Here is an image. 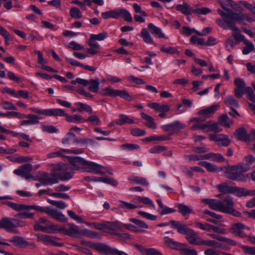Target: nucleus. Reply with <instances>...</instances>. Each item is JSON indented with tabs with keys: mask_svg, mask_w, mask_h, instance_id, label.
Listing matches in <instances>:
<instances>
[{
	"mask_svg": "<svg viewBox=\"0 0 255 255\" xmlns=\"http://www.w3.org/2000/svg\"><path fill=\"white\" fill-rule=\"evenodd\" d=\"M199 164L205 167L208 171L211 172H219L224 170V166L219 167L211 163L206 161L200 162Z\"/></svg>",
	"mask_w": 255,
	"mask_h": 255,
	"instance_id": "obj_24",
	"label": "nucleus"
},
{
	"mask_svg": "<svg viewBox=\"0 0 255 255\" xmlns=\"http://www.w3.org/2000/svg\"><path fill=\"white\" fill-rule=\"evenodd\" d=\"M204 159H210L213 161L222 162L225 160L223 156L219 153H215L213 152L209 153L203 155Z\"/></svg>",
	"mask_w": 255,
	"mask_h": 255,
	"instance_id": "obj_26",
	"label": "nucleus"
},
{
	"mask_svg": "<svg viewBox=\"0 0 255 255\" xmlns=\"http://www.w3.org/2000/svg\"><path fill=\"white\" fill-rule=\"evenodd\" d=\"M141 116L143 119L146 120V122L145 124L146 126L153 129L156 128V124L152 117L143 113H141Z\"/></svg>",
	"mask_w": 255,
	"mask_h": 255,
	"instance_id": "obj_39",
	"label": "nucleus"
},
{
	"mask_svg": "<svg viewBox=\"0 0 255 255\" xmlns=\"http://www.w3.org/2000/svg\"><path fill=\"white\" fill-rule=\"evenodd\" d=\"M186 126L183 123L178 121H174V122L163 125L161 127V129L165 131H179L185 128Z\"/></svg>",
	"mask_w": 255,
	"mask_h": 255,
	"instance_id": "obj_17",
	"label": "nucleus"
},
{
	"mask_svg": "<svg viewBox=\"0 0 255 255\" xmlns=\"http://www.w3.org/2000/svg\"><path fill=\"white\" fill-rule=\"evenodd\" d=\"M76 105L78 106V107L76 108L77 112L81 113L83 111H85L90 114L93 113L92 108L89 105L81 102H78L76 103Z\"/></svg>",
	"mask_w": 255,
	"mask_h": 255,
	"instance_id": "obj_43",
	"label": "nucleus"
},
{
	"mask_svg": "<svg viewBox=\"0 0 255 255\" xmlns=\"http://www.w3.org/2000/svg\"><path fill=\"white\" fill-rule=\"evenodd\" d=\"M74 175V172L69 171H63L58 174V177L60 180L63 181L68 180L71 179Z\"/></svg>",
	"mask_w": 255,
	"mask_h": 255,
	"instance_id": "obj_54",
	"label": "nucleus"
},
{
	"mask_svg": "<svg viewBox=\"0 0 255 255\" xmlns=\"http://www.w3.org/2000/svg\"><path fill=\"white\" fill-rule=\"evenodd\" d=\"M238 42L231 39L228 38L225 42V47L228 51H231L233 49L234 46L238 44Z\"/></svg>",
	"mask_w": 255,
	"mask_h": 255,
	"instance_id": "obj_61",
	"label": "nucleus"
},
{
	"mask_svg": "<svg viewBox=\"0 0 255 255\" xmlns=\"http://www.w3.org/2000/svg\"><path fill=\"white\" fill-rule=\"evenodd\" d=\"M177 208L178 212L184 216L189 214L193 213V211L190 207L183 204H178L177 205Z\"/></svg>",
	"mask_w": 255,
	"mask_h": 255,
	"instance_id": "obj_42",
	"label": "nucleus"
},
{
	"mask_svg": "<svg viewBox=\"0 0 255 255\" xmlns=\"http://www.w3.org/2000/svg\"><path fill=\"white\" fill-rule=\"evenodd\" d=\"M202 202L208 205L212 210L230 214L237 217L241 216V214L234 209L233 198L231 196H226L222 200L204 198L202 199Z\"/></svg>",
	"mask_w": 255,
	"mask_h": 255,
	"instance_id": "obj_1",
	"label": "nucleus"
},
{
	"mask_svg": "<svg viewBox=\"0 0 255 255\" xmlns=\"http://www.w3.org/2000/svg\"><path fill=\"white\" fill-rule=\"evenodd\" d=\"M219 107L218 105H213L199 111L197 113V115L198 117L192 119V121L203 122L205 121L207 118L210 117L218 110Z\"/></svg>",
	"mask_w": 255,
	"mask_h": 255,
	"instance_id": "obj_10",
	"label": "nucleus"
},
{
	"mask_svg": "<svg viewBox=\"0 0 255 255\" xmlns=\"http://www.w3.org/2000/svg\"><path fill=\"white\" fill-rule=\"evenodd\" d=\"M62 152H65L67 153H72L75 154H81L84 152V149L83 148H73L72 149H62L61 150L58 151L56 152H53L50 153L47 155L48 158H54L57 156H63Z\"/></svg>",
	"mask_w": 255,
	"mask_h": 255,
	"instance_id": "obj_18",
	"label": "nucleus"
},
{
	"mask_svg": "<svg viewBox=\"0 0 255 255\" xmlns=\"http://www.w3.org/2000/svg\"><path fill=\"white\" fill-rule=\"evenodd\" d=\"M3 204L17 212H20V211H29L31 210H34L38 212L46 213V211L49 209L48 208H45L44 207L35 205H26L25 204H17L11 201H5L3 202Z\"/></svg>",
	"mask_w": 255,
	"mask_h": 255,
	"instance_id": "obj_5",
	"label": "nucleus"
},
{
	"mask_svg": "<svg viewBox=\"0 0 255 255\" xmlns=\"http://www.w3.org/2000/svg\"><path fill=\"white\" fill-rule=\"evenodd\" d=\"M36 222H38L39 224L40 223L41 224H43L44 227H47V228H50V231H51V233H52L55 231H57L58 227H59L58 225H54L53 224H52L50 221L43 218H40Z\"/></svg>",
	"mask_w": 255,
	"mask_h": 255,
	"instance_id": "obj_40",
	"label": "nucleus"
},
{
	"mask_svg": "<svg viewBox=\"0 0 255 255\" xmlns=\"http://www.w3.org/2000/svg\"><path fill=\"white\" fill-rule=\"evenodd\" d=\"M24 118H27L29 120L31 125H36L39 123V118L36 115L33 114H24Z\"/></svg>",
	"mask_w": 255,
	"mask_h": 255,
	"instance_id": "obj_59",
	"label": "nucleus"
},
{
	"mask_svg": "<svg viewBox=\"0 0 255 255\" xmlns=\"http://www.w3.org/2000/svg\"><path fill=\"white\" fill-rule=\"evenodd\" d=\"M119 203L120 207L124 209L132 210L137 207V206L135 204L128 203L124 201H120Z\"/></svg>",
	"mask_w": 255,
	"mask_h": 255,
	"instance_id": "obj_57",
	"label": "nucleus"
},
{
	"mask_svg": "<svg viewBox=\"0 0 255 255\" xmlns=\"http://www.w3.org/2000/svg\"><path fill=\"white\" fill-rule=\"evenodd\" d=\"M134 123L132 117H130L124 114L119 115V119L115 121V123L118 125H124L125 124H133Z\"/></svg>",
	"mask_w": 255,
	"mask_h": 255,
	"instance_id": "obj_32",
	"label": "nucleus"
},
{
	"mask_svg": "<svg viewBox=\"0 0 255 255\" xmlns=\"http://www.w3.org/2000/svg\"><path fill=\"white\" fill-rule=\"evenodd\" d=\"M32 170V165L31 164L26 163L19 166L14 170L13 172L18 176H21L26 179L33 178L30 172Z\"/></svg>",
	"mask_w": 255,
	"mask_h": 255,
	"instance_id": "obj_13",
	"label": "nucleus"
},
{
	"mask_svg": "<svg viewBox=\"0 0 255 255\" xmlns=\"http://www.w3.org/2000/svg\"><path fill=\"white\" fill-rule=\"evenodd\" d=\"M41 129L43 132L48 133H55L57 131L58 129L52 125H46L42 124Z\"/></svg>",
	"mask_w": 255,
	"mask_h": 255,
	"instance_id": "obj_55",
	"label": "nucleus"
},
{
	"mask_svg": "<svg viewBox=\"0 0 255 255\" xmlns=\"http://www.w3.org/2000/svg\"><path fill=\"white\" fill-rule=\"evenodd\" d=\"M85 160L79 156H73L70 158L69 163L73 170H83Z\"/></svg>",
	"mask_w": 255,
	"mask_h": 255,
	"instance_id": "obj_20",
	"label": "nucleus"
},
{
	"mask_svg": "<svg viewBox=\"0 0 255 255\" xmlns=\"http://www.w3.org/2000/svg\"><path fill=\"white\" fill-rule=\"evenodd\" d=\"M156 201L159 206L158 211L161 215L174 213L176 211L174 209L164 206L160 199H158Z\"/></svg>",
	"mask_w": 255,
	"mask_h": 255,
	"instance_id": "obj_31",
	"label": "nucleus"
},
{
	"mask_svg": "<svg viewBox=\"0 0 255 255\" xmlns=\"http://www.w3.org/2000/svg\"><path fill=\"white\" fill-rule=\"evenodd\" d=\"M103 168L104 167L102 165L97 163L85 160L83 171L98 174H104L105 172L103 171Z\"/></svg>",
	"mask_w": 255,
	"mask_h": 255,
	"instance_id": "obj_14",
	"label": "nucleus"
},
{
	"mask_svg": "<svg viewBox=\"0 0 255 255\" xmlns=\"http://www.w3.org/2000/svg\"><path fill=\"white\" fill-rule=\"evenodd\" d=\"M177 10L180 11L186 15H190L193 12V8L187 2H184L182 4H177L175 6Z\"/></svg>",
	"mask_w": 255,
	"mask_h": 255,
	"instance_id": "obj_28",
	"label": "nucleus"
},
{
	"mask_svg": "<svg viewBox=\"0 0 255 255\" xmlns=\"http://www.w3.org/2000/svg\"><path fill=\"white\" fill-rule=\"evenodd\" d=\"M229 231L237 236L245 238L249 233L250 228L241 223H238L232 224Z\"/></svg>",
	"mask_w": 255,
	"mask_h": 255,
	"instance_id": "obj_12",
	"label": "nucleus"
},
{
	"mask_svg": "<svg viewBox=\"0 0 255 255\" xmlns=\"http://www.w3.org/2000/svg\"><path fill=\"white\" fill-rule=\"evenodd\" d=\"M24 223L14 218H4L0 220V228L4 229L7 231L16 233L17 231L13 228L17 227H22Z\"/></svg>",
	"mask_w": 255,
	"mask_h": 255,
	"instance_id": "obj_7",
	"label": "nucleus"
},
{
	"mask_svg": "<svg viewBox=\"0 0 255 255\" xmlns=\"http://www.w3.org/2000/svg\"><path fill=\"white\" fill-rule=\"evenodd\" d=\"M70 16L74 18H81L82 17V15L81 11L76 7H73L71 8L70 11Z\"/></svg>",
	"mask_w": 255,
	"mask_h": 255,
	"instance_id": "obj_56",
	"label": "nucleus"
},
{
	"mask_svg": "<svg viewBox=\"0 0 255 255\" xmlns=\"http://www.w3.org/2000/svg\"><path fill=\"white\" fill-rule=\"evenodd\" d=\"M234 193H237L239 197L248 195L249 190L244 188H240L234 187Z\"/></svg>",
	"mask_w": 255,
	"mask_h": 255,
	"instance_id": "obj_62",
	"label": "nucleus"
},
{
	"mask_svg": "<svg viewBox=\"0 0 255 255\" xmlns=\"http://www.w3.org/2000/svg\"><path fill=\"white\" fill-rule=\"evenodd\" d=\"M207 127V129L205 130V132L214 131L215 133L221 132L222 130L221 128L218 127V125L216 123L211 124L208 122L205 124Z\"/></svg>",
	"mask_w": 255,
	"mask_h": 255,
	"instance_id": "obj_45",
	"label": "nucleus"
},
{
	"mask_svg": "<svg viewBox=\"0 0 255 255\" xmlns=\"http://www.w3.org/2000/svg\"><path fill=\"white\" fill-rule=\"evenodd\" d=\"M234 83L236 86L234 90L235 95L238 98H241L246 91V87L245 81L241 78H236Z\"/></svg>",
	"mask_w": 255,
	"mask_h": 255,
	"instance_id": "obj_19",
	"label": "nucleus"
},
{
	"mask_svg": "<svg viewBox=\"0 0 255 255\" xmlns=\"http://www.w3.org/2000/svg\"><path fill=\"white\" fill-rule=\"evenodd\" d=\"M220 244L215 240H204L200 237L197 246H204L210 247H219Z\"/></svg>",
	"mask_w": 255,
	"mask_h": 255,
	"instance_id": "obj_33",
	"label": "nucleus"
},
{
	"mask_svg": "<svg viewBox=\"0 0 255 255\" xmlns=\"http://www.w3.org/2000/svg\"><path fill=\"white\" fill-rule=\"evenodd\" d=\"M66 120L67 122L75 124L83 123L86 122V119H83L81 116L74 114L69 116L67 114Z\"/></svg>",
	"mask_w": 255,
	"mask_h": 255,
	"instance_id": "obj_36",
	"label": "nucleus"
},
{
	"mask_svg": "<svg viewBox=\"0 0 255 255\" xmlns=\"http://www.w3.org/2000/svg\"><path fill=\"white\" fill-rule=\"evenodd\" d=\"M217 24L221 28L223 29H229L233 31L232 33V36L235 39V40L239 43L241 41H244L246 39L245 36L242 35L239 29L237 27L235 24L230 23L229 21L228 22L225 21V20H221V18L217 19L216 20Z\"/></svg>",
	"mask_w": 255,
	"mask_h": 255,
	"instance_id": "obj_6",
	"label": "nucleus"
},
{
	"mask_svg": "<svg viewBox=\"0 0 255 255\" xmlns=\"http://www.w3.org/2000/svg\"><path fill=\"white\" fill-rule=\"evenodd\" d=\"M225 103L226 105L229 106L232 109V111H234V113L237 115L239 116V114L236 110L234 108L239 106L238 103L235 99L233 96H227L225 99Z\"/></svg>",
	"mask_w": 255,
	"mask_h": 255,
	"instance_id": "obj_29",
	"label": "nucleus"
},
{
	"mask_svg": "<svg viewBox=\"0 0 255 255\" xmlns=\"http://www.w3.org/2000/svg\"><path fill=\"white\" fill-rule=\"evenodd\" d=\"M9 242H12L16 246L24 248L28 246L29 244L23 238L19 236H14L9 239Z\"/></svg>",
	"mask_w": 255,
	"mask_h": 255,
	"instance_id": "obj_30",
	"label": "nucleus"
},
{
	"mask_svg": "<svg viewBox=\"0 0 255 255\" xmlns=\"http://www.w3.org/2000/svg\"><path fill=\"white\" fill-rule=\"evenodd\" d=\"M89 90L92 92L98 93L99 90L100 80L99 79L96 78L94 79L89 80Z\"/></svg>",
	"mask_w": 255,
	"mask_h": 255,
	"instance_id": "obj_34",
	"label": "nucleus"
},
{
	"mask_svg": "<svg viewBox=\"0 0 255 255\" xmlns=\"http://www.w3.org/2000/svg\"><path fill=\"white\" fill-rule=\"evenodd\" d=\"M101 94L104 96H111L113 97L119 96L121 98L129 101L132 100L131 96L125 90H119L108 87L102 89L101 91Z\"/></svg>",
	"mask_w": 255,
	"mask_h": 255,
	"instance_id": "obj_11",
	"label": "nucleus"
},
{
	"mask_svg": "<svg viewBox=\"0 0 255 255\" xmlns=\"http://www.w3.org/2000/svg\"><path fill=\"white\" fill-rule=\"evenodd\" d=\"M235 135L237 138L240 140H243L245 141L248 140L247 138V130L244 128H240L236 130Z\"/></svg>",
	"mask_w": 255,
	"mask_h": 255,
	"instance_id": "obj_44",
	"label": "nucleus"
},
{
	"mask_svg": "<svg viewBox=\"0 0 255 255\" xmlns=\"http://www.w3.org/2000/svg\"><path fill=\"white\" fill-rule=\"evenodd\" d=\"M77 144H80L81 145H86L87 144H94L96 143V141L91 138H88L86 137L84 138H76L75 142Z\"/></svg>",
	"mask_w": 255,
	"mask_h": 255,
	"instance_id": "obj_51",
	"label": "nucleus"
},
{
	"mask_svg": "<svg viewBox=\"0 0 255 255\" xmlns=\"http://www.w3.org/2000/svg\"><path fill=\"white\" fill-rule=\"evenodd\" d=\"M76 138V136L74 132L69 130V131L66 134L65 137L62 139V142L65 144H68L73 140H74L75 142Z\"/></svg>",
	"mask_w": 255,
	"mask_h": 255,
	"instance_id": "obj_52",
	"label": "nucleus"
},
{
	"mask_svg": "<svg viewBox=\"0 0 255 255\" xmlns=\"http://www.w3.org/2000/svg\"><path fill=\"white\" fill-rule=\"evenodd\" d=\"M183 246L180 250L182 255H197V252L194 249L188 248L186 244H183Z\"/></svg>",
	"mask_w": 255,
	"mask_h": 255,
	"instance_id": "obj_50",
	"label": "nucleus"
},
{
	"mask_svg": "<svg viewBox=\"0 0 255 255\" xmlns=\"http://www.w3.org/2000/svg\"><path fill=\"white\" fill-rule=\"evenodd\" d=\"M0 107L5 110H16V107L11 102L3 101H2L0 104Z\"/></svg>",
	"mask_w": 255,
	"mask_h": 255,
	"instance_id": "obj_64",
	"label": "nucleus"
},
{
	"mask_svg": "<svg viewBox=\"0 0 255 255\" xmlns=\"http://www.w3.org/2000/svg\"><path fill=\"white\" fill-rule=\"evenodd\" d=\"M230 13H227L224 12L221 9H217L218 13L223 18L221 19L222 20H225V22H228L229 21L230 23L235 24L236 22L245 24V21H246V14L243 13H235L232 10H230Z\"/></svg>",
	"mask_w": 255,
	"mask_h": 255,
	"instance_id": "obj_3",
	"label": "nucleus"
},
{
	"mask_svg": "<svg viewBox=\"0 0 255 255\" xmlns=\"http://www.w3.org/2000/svg\"><path fill=\"white\" fill-rule=\"evenodd\" d=\"M176 230L177 232L181 234L186 235L185 238L188 242L193 245H197L198 244L200 237L193 230L187 228L185 224H177Z\"/></svg>",
	"mask_w": 255,
	"mask_h": 255,
	"instance_id": "obj_2",
	"label": "nucleus"
},
{
	"mask_svg": "<svg viewBox=\"0 0 255 255\" xmlns=\"http://www.w3.org/2000/svg\"><path fill=\"white\" fill-rule=\"evenodd\" d=\"M37 240L42 242L46 245H51L56 247H62L63 243L57 242V239L52 236L38 234L37 235Z\"/></svg>",
	"mask_w": 255,
	"mask_h": 255,
	"instance_id": "obj_15",
	"label": "nucleus"
},
{
	"mask_svg": "<svg viewBox=\"0 0 255 255\" xmlns=\"http://www.w3.org/2000/svg\"><path fill=\"white\" fill-rule=\"evenodd\" d=\"M57 231L71 237L77 238L82 236L83 233V230L80 229L78 226L73 224H68V228L59 226Z\"/></svg>",
	"mask_w": 255,
	"mask_h": 255,
	"instance_id": "obj_9",
	"label": "nucleus"
},
{
	"mask_svg": "<svg viewBox=\"0 0 255 255\" xmlns=\"http://www.w3.org/2000/svg\"><path fill=\"white\" fill-rule=\"evenodd\" d=\"M218 2L220 4L221 7L230 13L231 10L229 8V7H232L234 6V1L231 0H217Z\"/></svg>",
	"mask_w": 255,
	"mask_h": 255,
	"instance_id": "obj_46",
	"label": "nucleus"
},
{
	"mask_svg": "<svg viewBox=\"0 0 255 255\" xmlns=\"http://www.w3.org/2000/svg\"><path fill=\"white\" fill-rule=\"evenodd\" d=\"M210 138L212 140L218 142L219 144L227 146L231 143V140L225 134H210Z\"/></svg>",
	"mask_w": 255,
	"mask_h": 255,
	"instance_id": "obj_21",
	"label": "nucleus"
},
{
	"mask_svg": "<svg viewBox=\"0 0 255 255\" xmlns=\"http://www.w3.org/2000/svg\"><path fill=\"white\" fill-rule=\"evenodd\" d=\"M102 16L105 19L110 18L118 19L121 17H123L128 22H130L132 21V18L130 13L125 9H117L104 12L102 13Z\"/></svg>",
	"mask_w": 255,
	"mask_h": 255,
	"instance_id": "obj_4",
	"label": "nucleus"
},
{
	"mask_svg": "<svg viewBox=\"0 0 255 255\" xmlns=\"http://www.w3.org/2000/svg\"><path fill=\"white\" fill-rule=\"evenodd\" d=\"M39 180L44 185L55 184L58 182V179L55 176L45 173L41 176Z\"/></svg>",
	"mask_w": 255,
	"mask_h": 255,
	"instance_id": "obj_23",
	"label": "nucleus"
},
{
	"mask_svg": "<svg viewBox=\"0 0 255 255\" xmlns=\"http://www.w3.org/2000/svg\"><path fill=\"white\" fill-rule=\"evenodd\" d=\"M140 35L145 43L150 44H154L153 38L146 28L142 29Z\"/></svg>",
	"mask_w": 255,
	"mask_h": 255,
	"instance_id": "obj_38",
	"label": "nucleus"
},
{
	"mask_svg": "<svg viewBox=\"0 0 255 255\" xmlns=\"http://www.w3.org/2000/svg\"><path fill=\"white\" fill-rule=\"evenodd\" d=\"M225 176L233 181H245L246 177L244 174L237 170L235 165L224 166Z\"/></svg>",
	"mask_w": 255,
	"mask_h": 255,
	"instance_id": "obj_8",
	"label": "nucleus"
},
{
	"mask_svg": "<svg viewBox=\"0 0 255 255\" xmlns=\"http://www.w3.org/2000/svg\"><path fill=\"white\" fill-rule=\"evenodd\" d=\"M34 229L35 231H41L45 233H51V231H50V228L44 227V225H42L40 223L39 224L37 222H36L34 224Z\"/></svg>",
	"mask_w": 255,
	"mask_h": 255,
	"instance_id": "obj_63",
	"label": "nucleus"
},
{
	"mask_svg": "<svg viewBox=\"0 0 255 255\" xmlns=\"http://www.w3.org/2000/svg\"><path fill=\"white\" fill-rule=\"evenodd\" d=\"M245 47L242 50L243 54L247 55L252 52H255V47L252 42L246 39L244 41Z\"/></svg>",
	"mask_w": 255,
	"mask_h": 255,
	"instance_id": "obj_35",
	"label": "nucleus"
},
{
	"mask_svg": "<svg viewBox=\"0 0 255 255\" xmlns=\"http://www.w3.org/2000/svg\"><path fill=\"white\" fill-rule=\"evenodd\" d=\"M164 242L166 246L172 249L180 250L181 248L183 247V244L176 242L168 237L164 238Z\"/></svg>",
	"mask_w": 255,
	"mask_h": 255,
	"instance_id": "obj_27",
	"label": "nucleus"
},
{
	"mask_svg": "<svg viewBox=\"0 0 255 255\" xmlns=\"http://www.w3.org/2000/svg\"><path fill=\"white\" fill-rule=\"evenodd\" d=\"M148 27L150 29L151 32L154 34L158 38H164L165 37L164 34L162 32L161 29L156 26L152 23H150L148 24Z\"/></svg>",
	"mask_w": 255,
	"mask_h": 255,
	"instance_id": "obj_37",
	"label": "nucleus"
},
{
	"mask_svg": "<svg viewBox=\"0 0 255 255\" xmlns=\"http://www.w3.org/2000/svg\"><path fill=\"white\" fill-rule=\"evenodd\" d=\"M235 166L237 170L243 174L244 172L248 171L251 168L249 164L244 162H241Z\"/></svg>",
	"mask_w": 255,
	"mask_h": 255,
	"instance_id": "obj_58",
	"label": "nucleus"
},
{
	"mask_svg": "<svg viewBox=\"0 0 255 255\" xmlns=\"http://www.w3.org/2000/svg\"><path fill=\"white\" fill-rule=\"evenodd\" d=\"M128 180L134 183L141 184L145 186L148 185V182L144 178L138 176H131L128 178Z\"/></svg>",
	"mask_w": 255,
	"mask_h": 255,
	"instance_id": "obj_49",
	"label": "nucleus"
},
{
	"mask_svg": "<svg viewBox=\"0 0 255 255\" xmlns=\"http://www.w3.org/2000/svg\"><path fill=\"white\" fill-rule=\"evenodd\" d=\"M129 221L134 223L135 225H136V227L139 230H140V229H147L148 228V226L147 225H146L143 221L137 220L134 218H130L129 219Z\"/></svg>",
	"mask_w": 255,
	"mask_h": 255,
	"instance_id": "obj_53",
	"label": "nucleus"
},
{
	"mask_svg": "<svg viewBox=\"0 0 255 255\" xmlns=\"http://www.w3.org/2000/svg\"><path fill=\"white\" fill-rule=\"evenodd\" d=\"M195 226L201 230L206 231L207 232H211V228L212 225L208 223H202L199 222H196L195 223Z\"/></svg>",
	"mask_w": 255,
	"mask_h": 255,
	"instance_id": "obj_60",
	"label": "nucleus"
},
{
	"mask_svg": "<svg viewBox=\"0 0 255 255\" xmlns=\"http://www.w3.org/2000/svg\"><path fill=\"white\" fill-rule=\"evenodd\" d=\"M93 249L101 254L105 255H114L116 249L102 243L94 244Z\"/></svg>",
	"mask_w": 255,
	"mask_h": 255,
	"instance_id": "obj_16",
	"label": "nucleus"
},
{
	"mask_svg": "<svg viewBox=\"0 0 255 255\" xmlns=\"http://www.w3.org/2000/svg\"><path fill=\"white\" fill-rule=\"evenodd\" d=\"M219 191L224 193H234V187L230 186L227 183H224L217 186Z\"/></svg>",
	"mask_w": 255,
	"mask_h": 255,
	"instance_id": "obj_41",
	"label": "nucleus"
},
{
	"mask_svg": "<svg viewBox=\"0 0 255 255\" xmlns=\"http://www.w3.org/2000/svg\"><path fill=\"white\" fill-rule=\"evenodd\" d=\"M67 114L65 111L61 109H46L45 112V116H65L66 117Z\"/></svg>",
	"mask_w": 255,
	"mask_h": 255,
	"instance_id": "obj_25",
	"label": "nucleus"
},
{
	"mask_svg": "<svg viewBox=\"0 0 255 255\" xmlns=\"http://www.w3.org/2000/svg\"><path fill=\"white\" fill-rule=\"evenodd\" d=\"M46 214L59 222H65L67 221V218L64 214L56 210L49 208L48 210L46 211Z\"/></svg>",
	"mask_w": 255,
	"mask_h": 255,
	"instance_id": "obj_22",
	"label": "nucleus"
},
{
	"mask_svg": "<svg viewBox=\"0 0 255 255\" xmlns=\"http://www.w3.org/2000/svg\"><path fill=\"white\" fill-rule=\"evenodd\" d=\"M122 231H123V227L122 224L118 222H111L109 233L115 234Z\"/></svg>",
	"mask_w": 255,
	"mask_h": 255,
	"instance_id": "obj_48",
	"label": "nucleus"
},
{
	"mask_svg": "<svg viewBox=\"0 0 255 255\" xmlns=\"http://www.w3.org/2000/svg\"><path fill=\"white\" fill-rule=\"evenodd\" d=\"M219 121L221 125L226 128L230 127L231 125L233 122L227 115H222L219 118Z\"/></svg>",
	"mask_w": 255,
	"mask_h": 255,
	"instance_id": "obj_47",
	"label": "nucleus"
}]
</instances>
